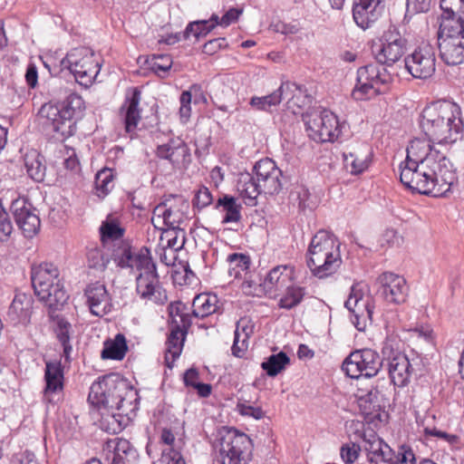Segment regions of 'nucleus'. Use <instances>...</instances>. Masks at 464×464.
Wrapping results in <instances>:
<instances>
[{"instance_id": "cd10ccee", "label": "nucleus", "mask_w": 464, "mask_h": 464, "mask_svg": "<svg viewBox=\"0 0 464 464\" xmlns=\"http://www.w3.org/2000/svg\"><path fill=\"white\" fill-rule=\"evenodd\" d=\"M44 399L50 403L54 402V395L63 390V368L60 361H50L45 363L44 371Z\"/></svg>"}, {"instance_id": "b1692460", "label": "nucleus", "mask_w": 464, "mask_h": 464, "mask_svg": "<svg viewBox=\"0 0 464 464\" xmlns=\"http://www.w3.org/2000/svg\"><path fill=\"white\" fill-rule=\"evenodd\" d=\"M295 276V268L292 266H277L271 269L264 280V288L266 295L276 297L278 290L286 287Z\"/></svg>"}, {"instance_id": "0e129e2a", "label": "nucleus", "mask_w": 464, "mask_h": 464, "mask_svg": "<svg viewBox=\"0 0 464 464\" xmlns=\"http://www.w3.org/2000/svg\"><path fill=\"white\" fill-rule=\"evenodd\" d=\"M227 47V39L224 37L208 40L205 43V54L214 55L219 50Z\"/></svg>"}, {"instance_id": "0eeeda50", "label": "nucleus", "mask_w": 464, "mask_h": 464, "mask_svg": "<svg viewBox=\"0 0 464 464\" xmlns=\"http://www.w3.org/2000/svg\"><path fill=\"white\" fill-rule=\"evenodd\" d=\"M61 63L70 71L75 81L85 88L92 84L101 68L93 51L87 47L71 50Z\"/></svg>"}, {"instance_id": "423d86ee", "label": "nucleus", "mask_w": 464, "mask_h": 464, "mask_svg": "<svg viewBox=\"0 0 464 464\" xmlns=\"http://www.w3.org/2000/svg\"><path fill=\"white\" fill-rule=\"evenodd\" d=\"M221 464H249L253 455V441L249 436L236 429L220 430L213 442Z\"/></svg>"}, {"instance_id": "c85d7f7f", "label": "nucleus", "mask_w": 464, "mask_h": 464, "mask_svg": "<svg viewBox=\"0 0 464 464\" xmlns=\"http://www.w3.org/2000/svg\"><path fill=\"white\" fill-rule=\"evenodd\" d=\"M140 96V91L138 88H133L130 94L127 93L125 102L121 108V114L127 132L133 131L140 120V111L139 109Z\"/></svg>"}, {"instance_id": "774afa93", "label": "nucleus", "mask_w": 464, "mask_h": 464, "mask_svg": "<svg viewBox=\"0 0 464 464\" xmlns=\"http://www.w3.org/2000/svg\"><path fill=\"white\" fill-rule=\"evenodd\" d=\"M249 342L245 338H242L240 335L234 337V343L231 348L233 355L238 358H242L248 349Z\"/></svg>"}, {"instance_id": "9b49d317", "label": "nucleus", "mask_w": 464, "mask_h": 464, "mask_svg": "<svg viewBox=\"0 0 464 464\" xmlns=\"http://www.w3.org/2000/svg\"><path fill=\"white\" fill-rule=\"evenodd\" d=\"M382 362L376 351L364 348L352 352L344 359L342 370L352 379L372 378L381 371Z\"/></svg>"}, {"instance_id": "39448f33", "label": "nucleus", "mask_w": 464, "mask_h": 464, "mask_svg": "<svg viewBox=\"0 0 464 464\" xmlns=\"http://www.w3.org/2000/svg\"><path fill=\"white\" fill-rule=\"evenodd\" d=\"M59 276L58 267L52 263L32 266L31 282L34 294L49 310H59L69 297Z\"/></svg>"}, {"instance_id": "c756f323", "label": "nucleus", "mask_w": 464, "mask_h": 464, "mask_svg": "<svg viewBox=\"0 0 464 464\" xmlns=\"http://www.w3.org/2000/svg\"><path fill=\"white\" fill-rule=\"evenodd\" d=\"M188 328H181L178 324L171 327L166 342L165 363L168 368L173 367L174 362L179 357Z\"/></svg>"}, {"instance_id": "7ed1b4c3", "label": "nucleus", "mask_w": 464, "mask_h": 464, "mask_svg": "<svg viewBox=\"0 0 464 464\" xmlns=\"http://www.w3.org/2000/svg\"><path fill=\"white\" fill-rule=\"evenodd\" d=\"M342 264L337 238L326 230H319L312 237L306 252V265L312 275L325 279L335 275Z\"/></svg>"}, {"instance_id": "f8f14e48", "label": "nucleus", "mask_w": 464, "mask_h": 464, "mask_svg": "<svg viewBox=\"0 0 464 464\" xmlns=\"http://www.w3.org/2000/svg\"><path fill=\"white\" fill-rule=\"evenodd\" d=\"M353 424L362 440L367 458L372 464H394L392 450L374 430L366 428L361 421H353Z\"/></svg>"}, {"instance_id": "58836bf2", "label": "nucleus", "mask_w": 464, "mask_h": 464, "mask_svg": "<svg viewBox=\"0 0 464 464\" xmlns=\"http://www.w3.org/2000/svg\"><path fill=\"white\" fill-rule=\"evenodd\" d=\"M187 153V147L182 141L168 142L159 145L157 148V155L161 159L169 160L171 163H179L181 158Z\"/></svg>"}, {"instance_id": "052dcab7", "label": "nucleus", "mask_w": 464, "mask_h": 464, "mask_svg": "<svg viewBox=\"0 0 464 464\" xmlns=\"http://www.w3.org/2000/svg\"><path fill=\"white\" fill-rule=\"evenodd\" d=\"M254 333V324L248 318H241L237 321L235 335H240L242 338L249 340V337Z\"/></svg>"}, {"instance_id": "5fc2aeb1", "label": "nucleus", "mask_w": 464, "mask_h": 464, "mask_svg": "<svg viewBox=\"0 0 464 464\" xmlns=\"http://www.w3.org/2000/svg\"><path fill=\"white\" fill-rule=\"evenodd\" d=\"M199 372L196 368H189L184 373V383L187 387H192L197 390L199 397H203V382H198Z\"/></svg>"}, {"instance_id": "bb28decb", "label": "nucleus", "mask_w": 464, "mask_h": 464, "mask_svg": "<svg viewBox=\"0 0 464 464\" xmlns=\"http://www.w3.org/2000/svg\"><path fill=\"white\" fill-rule=\"evenodd\" d=\"M382 0H356L353 8V16L356 24L367 29L378 19L381 14L380 4Z\"/></svg>"}, {"instance_id": "f257e3e1", "label": "nucleus", "mask_w": 464, "mask_h": 464, "mask_svg": "<svg viewBox=\"0 0 464 464\" xmlns=\"http://www.w3.org/2000/svg\"><path fill=\"white\" fill-rule=\"evenodd\" d=\"M460 107L438 100L427 104L420 118L425 137L412 139L401 164L400 180L408 188L435 198L450 191L458 178L445 148L456 142L463 130Z\"/></svg>"}, {"instance_id": "4c0bfd02", "label": "nucleus", "mask_w": 464, "mask_h": 464, "mask_svg": "<svg viewBox=\"0 0 464 464\" xmlns=\"http://www.w3.org/2000/svg\"><path fill=\"white\" fill-rule=\"evenodd\" d=\"M306 295L304 287L296 285H288L278 301V307L291 310L299 305Z\"/></svg>"}, {"instance_id": "20e7f679", "label": "nucleus", "mask_w": 464, "mask_h": 464, "mask_svg": "<svg viewBox=\"0 0 464 464\" xmlns=\"http://www.w3.org/2000/svg\"><path fill=\"white\" fill-rule=\"evenodd\" d=\"M136 395L126 379L117 373H111L92 384L88 401L99 410H117L124 412L126 405L130 406V400Z\"/></svg>"}, {"instance_id": "a18cd8bd", "label": "nucleus", "mask_w": 464, "mask_h": 464, "mask_svg": "<svg viewBox=\"0 0 464 464\" xmlns=\"http://www.w3.org/2000/svg\"><path fill=\"white\" fill-rule=\"evenodd\" d=\"M169 315L171 319V327L178 324L179 327L190 326V315L185 313L186 306L181 302L171 303L169 305Z\"/></svg>"}, {"instance_id": "dca6fc26", "label": "nucleus", "mask_w": 464, "mask_h": 464, "mask_svg": "<svg viewBox=\"0 0 464 464\" xmlns=\"http://www.w3.org/2000/svg\"><path fill=\"white\" fill-rule=\"evenodd\" d=\"M137 271H140V275L136 278V290L140 297L156 304H164L167 301V295L160 284L153 259H150L148 268L147 266L140 267Z\"/></svg>"}, {"instance_id": "603ef678", "label": "nucleus", "mask_w": 464, "mask_h": 464, "mask_svg": "<svg viewBox=\"0 0 464 464\" xmlns=\"http://www.w3.org/2000/svg\"><path fill=\"white\" fill-rule=\"evenodd\" d=\"M237 411L244 417H251L255 420H260L264 417V411L260 406L252 405L249 401L239 399L237 406Z\"/></svg>"}, {"instance_id": "393cba45", "label": "nucleus", "mask_w": 464, "mask_h": 464, "mask_svg": "<svg viewBox=\"0 0 464 464\" xmlns=\"http://www.w3.org/2000/svg\"><path fill=\"white\" fill-rule=\"evenodd\" d=\"M34 299L31 295L18 292L7 311V320L14 325L27 324L33 313Z\"/></svg>"}, {"instance_id": "c03bdc74", "label": "nucleus", "mask_w": 464, "mask_h": 464, "mask_svg": "<svg viewBox=\"0 0 464 464\" xmlns=\"http://www.w3.org/2000/svg\"><path fill=\"white\" fill-rule=\"evenodd\" d=\"M289 362L287 354L280 352L270 355L266 362L261 363V367L268 376L275 377L285 368Z\"/></svg>"}, {"instance_id": "a19ab883", "label": "nucleus", "mask_w": 464, "mask_h": 464, "mask_svg": "<svg viewBox=\"0 0 464 464\" xmlns=\"http://www.w3.org/2000/svg\"><path fill=\"white\" fill-rule=\"evenodd\" d=\"M137 457V450L129 440L117 439L114 446L112 464H125L136 459Z\"/></svg>"}, {"instance_id": "bf43d9fd", "label": "nucleus", "mask_w": 464, "mask_h": 464, "mask_svg": "<svg viewBox=\"0 0 464 464\" xmlns=\"http://www.w3.org/2000/svg\"><path fill=\"white\" fill-rule=\"evenodd\" d=\"M360 446L352 443L345 444L341 448V458L347 463H353L359 457Z\"/></svg>"}, {"instance_id": "338daca9", "label": "nucleus", "mask_w": 464, "mask_h": 464, "mask_svg": "<svg viewBox=\"0 0 464 464\" xmlns=\"http://www.w3.org/2000/svg\"><path fill=\"white\" fill-rule=\"evenodd\" d=\"M273 31L282 34H295L299 32L300 27L297 24H285L278 21L271 24Z\"/></svg>"}, {"instance_id": "6ab92c4d", "label": "nucleus", "mask_w": 464, "mask_h": 464, "mask_svg": "<svg viewBox=\"0 0 464 464\" xmlns=\"http://www.w3.org/2000/svg\"><path fill=\"white\" fill-rule=\"evenodd\" d=\"M407 71L418 79H429L436 71V56L430 44L419 46L405 59Z\"/></svg>"}, {"instance_id": "13d9d810", "label": "nucleus", "mask_w": 464, "mask_h": 464, "mask_svg": "<svg viewBox=\"0 0 464 464\" xmlns=\"http://www.w3.org/2000/svg\"><path fill=\"white\" fill-rule=\"evenodd\" d=\"M167 236L169 237L167 241V246L169 249H173L175 253L181 249L184 242H185V237H184V231L183 229H175L167 231Z\"/></svg>"}, {"instance_id": "5701e85b", "label": "nucleus", "mask_w": 464, "mask_h": 464, "mask_svg": "<svg viewBox=\"0 0 464 464\" xmlns=\"http://www.w3.org/2000/svg\"><path fill=\"white\" fill-rule=\"evenodd\" d=\"M345 307L353 314L356 320L360 318L372 319L373 314L372 297L369 294L364 293L359 284L352 286L348 299L345 301Z\"/></svg>"}, {"instance_id": "2eb2a0df", "label": "nucleus", "mask_w": 464, "mask_h": 464, "mask_svg": "<svg viewBox=\"0 0 464 464\" xmlns=\"http://www.w3.org/2000/svg\"><path fill=\"white\" fill-rule=\"evenodd\" d=\"M188 208V203L182 197L170 195L153 209L151 222L157 227L156 222L162 219V223L169 230L179 229Z\"/></svg>"}, {"instance_id": "9d476101", "label": "nucleus", "mask_w": 464, "mask_h": 464, "mask_svg": "<svg viewBox=\"0 0 464 464\" xmlns=\"http://www.w3.org/2000/svg\"><path fill=\"white\" fill-rule=\"evenodd\" d=\"M304 121L308 137L315 142H334L342 133L338 117L327 110L308 113Z\"/></svg>"}, {"instance_id": "6e6552de", "label": "nucleus", "mask_w": 464, "mask_h": 464, "mask_svg": "<svg viewBox=\"0 0 464 464\" xmlns=\"http://www.w3.org/2000/svg\"><path fill=\"white\" fill-rule=\"evenodd\" d=\"M382 64L370 63L357 70L356 84L352 96L356 101H364L377 95L382 86L390 83L392 77Z\"/></svg>"}, {"instance_id": "37998d69", "label": "nucleus", "mask_w": 464, "mask_h": 464, "mask_svg": "<svg viewBox=\"0 0 464 464\" xmlns=\"http://www.w3.org/2000/svg\"><path fill=\"white\" fill-rule=\"evenodd\" d=\"M228 275L234 278H241L250 266V258L245 254L234 253L227 256Z\"/></svg>"}, {"instance_id": "473e14b6", "label": "nucleus", "mask_w": 464, "mask_h": 464, "mask_svg": "<svg viewBox=\"0 0 464 464\" xmlns=\"http://www.w3.org/2000/svg\"><path fill=\"white\" fill-rule=\"evenodd\" d=\"M237 190L246 206L257 205V198L263 193L256 178L249 173L241 174L237 179Z\"/></svg>"}, {"instance_id": "680f3d73", "label": "nucleus", "mask_w": 464, "mask_h": 464, "mask_svg": "<svg viewBox=\"0 0 464 464\" xmlns=\"http://www.w3.org/2000/svg\"><path fill=\"white\" fill-rule=\"evenodd\" d=\"M203 33V20H198L191 22L186 27L184 32V37L187 40L194 39L195 42L199 40L201 34Z\"/></svg>"}, {"instance_id": "4be33fe9", "label": "nucleus", "mask_w": 464, "mask_h": 464, "mask_svg": "<svg viewBox=\"0 0 464 464\" xmlns=\"http://www.w3.org/2000/svg\"><path fill=\"white\" fill-rule=\"evenodd\" d=\"M381 292L386 302L402 304L408 295V285L403 276L392 272L382 273L380 277Z\"/></svg>"}, {"instance_id": "79ce46f5", "label": "nucleus", "mask_w": 464, "mask_h": 464, "mask_svg": "<svg viewBox=\"0 0 464 464\" xmlns=\"http://www.w3.org/2000/svg\"><path fill=\"white\" fill-rule=\"evenodd\" d=\"M114 172L113 169L103 168L95 175L94 187L95 194L103 198L106 197L114 187Z\"/></svg>"}, {"instance_id": "49530a36", "label": "nucleus", "mask_w": 464, "mask_h": 464, "mask_svg": "<svg viewBox=\"0 0 464 464\" xmlns=\"http://www.w3.org/2000/svg\"><path fill=\"white\" fill-rule=\"evenodd\" d=\"M146 63L157 75L164 78L172 66V59L168 54H153Z\"/></svg>"}, {"instance_id": "1a4fd4ad", "label": "nucleus", "mask_w": 464, "mask_h": 464, "mask_svg": "<svg viewBox=\"0 0 464 464\" xmlns=\"http://www.w3.org/2000/svg\"><path fill=\"white\" fill-rule=\"evenodd\" d=\"M407 41L395 28H389L372 41L371 52L378 63L392 66L406 53Z\"/></svg>"}, {"instance_id": "6e6d98bb", "label": "nucleus", "mask_w": 464, "mask_h": 464, "mask_svg": "<svg viewBox=\"0 0 464 464\" xmlns=\"http://www.w3.org/2000/svg\"><path fill=\"white\" fill-rule=\"evenodd\" d=\"M13 224L0 200V241H5L13 232Z\"/></svg>"}, {"instance_id": "f03ea898", "label": "nucleus", "mask_w": 464, "mask_h": 464, "mask_svg": "<svg viewBox=\"0 0 464 464\" xmlns=\"http://www.w3.org/2000/svg\"><path fill=\"white\" fill-rule=\"evenodd\" d=\"M82 98L71 93L60 104L44 103L38 111V122L44 132L53 138L63 140L76 131V120L84 110Z\"/></svg>"}, {"instance_id": "e2e57ef3", "label": "nucleus", "mask_w": 464, "mask_h": 464, "mask_svg": "<svg viewBox=\"0 0 464 464\" xmlns=\"http://www.w3.org/2000/svg\"><path fill=\"white\" fill-rule=\"evenodd\" d=\"M205 317L216 314L220 309V302L216 294L205 293Z\"/></svg>"}, {"instance_id": "ea45409f", "label": "nucleus", "mask_w": 464, "mask_h": 464, "mask_svg": "<svg viewBox=\"0 0 464 464\" xmlns=\"http://www.w3.org/2000/svg\"><path fill=\"white\" fill-rule=\"evenodd\" d=\"M243 7H232L228 9L222 17L213 14L208 21L205 20V35L209 33L216 25L227 27L236 23L243 14Z\"/></svg>"}, {"instance_id": "412c9836", "label": "nucleus", "mask_w": 464, "mask_h": 464, "mask_svg": "<svg viewBox=\"0 0 464 464\" xmlns=\"http://www.w3.org/2000/svg\"><path fill=\"white\" fill-rule=\"evenodd\" d=\"M373 151L363 142L349 145L343 153V168L353 176L367 171L372 163Z\"/></svg>"}, {"instance_id": "2f4dec72", "label": "nucleus", "mask_w": 464, "mask_h": 464, "mask_svg": "<svg viewBox=\"0 0 464 464\" xmlns=\"http://www.w3.org/2000/svg\"><path fill=\"white\" fill-rule=\"evenodd\" d=\"M53 310L49 311L51 320L55 324L54 333L63 346V356L66 362L70 361L72 346L71 344L72 324L62 315L54 314Z\"/></svg>"}, {"instance_id": "72a5a7b5", "label": "nucleus", "mask_w": 464, "mask_h": 464, "mask_svg": "<svg viewBox=\"0 0 464 464\" xmlns=\"http://www.w3.org/2000/svg\"><path fill=\"white\" fill-rule=\"evenodd\" d=\"M124 233L125 229L121 227L119 220L110 217L100 227L101 240L105 247H109L115 241L123 240Z\"/></svg>"}, {"instance_id": "7c9ffc66", "label": "nucleus", "mask_w": 464, "mask_h": 464, "mask_svg": "<svg viewBox=\"0 0 464 464\" xmlns=\"http://www.w3.org/2000/svg\"><path fill=\"white\" fill-rule=\"evenodd\" d=\"M441 60L448 65H458L464 62V37L438 42Z\"/></svg>"}, {"instance_id": "09e8293b", "label": "nucleus", "mask_w": 464, "mask_h": 464, "mask_svg": "<svg viewBox=\"0 0 464 464\" xmlns=\"http://www.w3.org/2000/svg\"><path fill=\"white\" fill-rule=\"evenodd\" d=\"M440 18H461L464 20V0H440Z\"/></svg>"}, {"instance_id": "c9c22d12", "label": "nucleus", "mask_w": 464, "mask_h": 464, "mask_svg": "<svg viewBox=\"0 0 464 464\" xmlns=\"http://www.w3.org/2000/svg\"><path fill=\"white\" fill-rule=\"evenodd\" d=\"M24 166L28 176L36 182L44 179L46 166L44 159L36 150H31L24 156Z\"/></svg>"}, {"instance_id": "ddd939ff", "label": "nucleus", "mask_w": 464, "mask_h": 464, "mask_svg": "<svg viewBox=\"0 0 464 464\" xmlns=\"http://www.w3.org/2000/svg\"><path fill=\"white\" fill-rule=\"evenodd\" d=\"M109 248L111 249V258L121 269L138 270L140 267H148L150 259L152 258L150 250L147 246L133 252L131 244L127 240L115 241Z\"/></svg>"}, {"instance_id": "864d4df0", "label": "nucleus", "mask_w": 464, "mask_h": 464, "mask_svg": "<svg viewBox=\"0 0 464 464\" xmlns=\"http://www.w3.org/2000/svg\"><path fill=\"white\" fill-rule=\"evenodd\" d=\"M198 87L196 85L191 86V88L188 91L182 92L179 102H180V108H179V116L183 122H187L190 117L191 114V101H192V92H197Z\"/></svg>"}, {"instance_id": "3c124183", "label": "nucleus", "mask_w": 464, "mask_h": 464, "mask_svg": "<svg viewBox=\"0 0 464 464\" xmlns=\"http://www.w3.org/2000/svg\"><path fill=\"white\" fill-rule=\"evenodd\" d=\"M87 262L91 268L104 271L110 262L108 257H105L102 249L98 247L90 248L87 252Z\"/></svg>"}, {"instance_id": "f3484780", "label": "nucleus", "mask_w": 464, "mask_h": 464, "mask_svg": "<svg viewBox=\"0 0 464 464\" xmlns=\"http://www.w3.org/2000/svg\"><path fill=\"white\" fill-rule=\"evenodd\" d=\"M382 353L383 361L387 362L392 382L398 387L405 386L410 381L412 370L407 355L394 349L389 342L384 343Z\"/></svg>"}, {"instance_id": "e433bc0d", "label": "nucleus", "mask_w": 464, "mask_h": 464, "mask_svg": "<svg viewBox=\"0 0 464 464\" xmlns=\"http://www.w3.org/2000/svg\"><path fill=\"white\" fill-rule=\"evenodd\" d=\"M127 350L128 346L124 334H117L113 340H108L104 343L101 357L104 360H122Z\"/></svg>"}, {"instance_id": "a878e982", "label": "nucleus", "mask_w": 464, "mask_h": 464, "mask_svg": "<svg viewBox=\"0 0 464 464\" xmlns=\"http://www.w3.org/2000/svg\"><path fill=\"white\" fill-rule=\"evenodd\" d=\"M85 295L92 314L102 317L111 312V298L104 285L96 282L88 285Z\"/></svg>"}, {"instance_id": "aec40b11", "label": "nucleus", "mask_w": 464, "mask_h": 464, "mask_svg": "<svg viewBox=\"0 0 464 464\" xmlns=\"http://www.w3.org/2000/svg\"><path fill=\"white\" fill-rule=\"evenodd\" d=\"M259 188L265 195L275 196L283 189V173L271 159L258 160L254 167Z\"/></svg>"}, {"instance_id": "de8ad7c7", "label": "nucleus", "mask_w": 464, "mask_h": 464, "mask_svg": "<svg viewBox=\"0 0 464 464\" xmlns=\"http://www.w3.org/2000/svg\"><path fill=\"white\" fill-rule=\"evenodd\" d=\"M218 207H222L226 211L224 222H237L240 219L239 206L237 205L236 199L233 197L224 196L218 200Z\"/></svg>"}, {"instance_id": "a211bd4d", "label": "nucleus", "mask_w": 464, "mask_h": 464, "mask_svg": "<svg viewBox=\"0 0 464 464\" xmlns=\"http://www.w3.org/2000/svg\"><path fill=\"white\" fill-rule=\"evenodd\" d=\"M10 210L18 228L25 237L32 238L38 234L41 227L38 211L25 198L14 199Z\"/></svg>"}, {"instance_id": "69168bd1", "label": "nucleus", "mask_w": 464, "mask_h": 464, "mask_svg": "<svg viewBox=\"0 0 464 464\" xmlns=\"http://www.w3.org/2000/svg\"><path fill=\"white\" fill-rule=\"evenodd\" d=\"M310 197L309 190L304 186H296L291 192L290 198L298 202L299 208H305Z\"/></svg>"}, {"instance_id": "f704fd0d", "label": "nucleus", "mask_w": 464, "mask_h": 464, "mask_svg": "<svg viewBox=\"0 0 464 464\" xmlns=\"http://www.w3.org/2000/svg\"><path fill=\"white\" fill-rule=\"evenodd\" d=\"M438 42L440 40L460 39L464 37V20L461 18H440L438 30Z\"/></svg>"}, {"instance_id": "4468645a", "label": "nucleus", "mask_w": 464, "mask_h": 464, "mask_svg": "<svg viewBox=\"0 0 464 464\" xmlns=\"http://www.w3.org/2000/svg\"><path fill=\"white\" fill-rule=\"evenodd\" d=\"M303 90L295 83L283 82L280 87L271 94L263 97H253L251 106L260 111H268L271 107L278 105L283 99L288 98L290 106L296 105L302 108L306 103V96L303 95Z\"/></svg>"}, {"instance_id": "8fccbe9b", "label": "nucleus", "mask_w": 464, "mask_h": 464, "mask_svg": "<svg viewBox=\"0 0 464 464\" xmlns=\"http://www.w3.org/2000/svg\"><path fill=\"white\" fill-rule=\"evenodd\" d=\"M434 420V416L426 417L420 424L422 428L424 435L428 437H438L443 439L450 443L457 441L458 437L456 435L448 434L446 432L437 430L435 426L430 425V422Z\"/></svg>"}, {"instance_id": "4d7b16f0", "label": "nucleus", "mask_w": 464, "mask_h": 464, "mask_svg": "<svg viewBox=\"0 0 464 464\" xmlns=\"http://www.w3.org/2000/svg\"><path fill=\"white\" fill-rule=\"evenodd\" d=\"M394 464H417V459L412 449L407 445L399 447L397 456L393 455Z\"/></svg>"}]
</instances>
